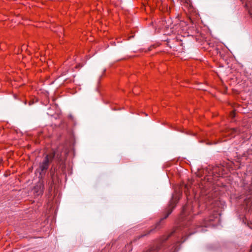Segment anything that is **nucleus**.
I'll use <instances>...</instances> for the list:
<instances>
[{"mask_svg": "<svg viewBox=\"0 0 252 252\" xmlns=\"http://www.w3.org/2000/svg\"><path fill=\"white\" fill-rule=\"evenodd\" d=\"M192 205L190 202L188 203L183 207V211L181 214V225L184 227H188L189 225V221L192 218L191 213H193Z\"/></svg>", "mask_w": 252, "mask_h": 252, "instance_id": "nucleus-1", "label": "nucleus"}, {"mask_svg": "<svg viewBox=\"0 0 252 252\" xmlns=\"http://www.w3.org/2000/svg\"><path fill=\"white\" fill-rule=\"evenodd\" d=\"M54 154H51L47 155L44 158L43 162L40 164L39 166V169L41 171L40 174L44 173L46 172L49 167V163L52 159L54 157Z\"/></svg>", "mask_w": 252, "mask_h": 252, "instance_id": "nucleus-2", "label": "nucleus"}, {"mask_svg": "<svg viewBox=\"0 0 252 252\" xmlns=\"http://www.w3.org/2000/svg\"><path fill=\"white\" fill-rule=\"evenodd\" d=\"M180 194H181V193H180V192L179 191L178 193L176 192L175 194H174L173 195L172 200L170 202V206L167 210V213L166 216L164 217V219H166L167 217H168V216L172 212L173 209L175 207L176 204H177L178 201L179 199V196H180Z\"/></svg>", "mask_w": 252, "mask_h": 252, "instance_id": "nucleus-3", "label": "nucleus"}, {"mask_svg": "<svg viewBox=\"0 0 252 252\" xmlns=\"http://www.w3.org/2000/svg\"><path fill=\"white\" fill-rule=\"evenodd\" d=\"M241 132L240 128H231L226 129L224 132V135L226 136H229L230 137H234L238 133Z\"/></svg>", "mask_w": 252, "mask_h": 252, "instance_id": "nucleus-4", "label": "nucleus"}, {"mask_svg": "<svg viewBox=\"0 0 252 252\" xmlns=\"http://www.w3.org/2000/svg\"><path fill=\"white\" fill-rule=\"evenodd\" d=\"M216 217H211L208 219H205L203 222H202L199 226L200 227H207L212 225L213 224L212 221L216 218Z\"/></svg>", "mask_w": 252, "mask_h": 252, "instance_id": "nucleus-5", "label": "nucleus"}, {"mask_svg": "<svg viewBox=\"0 0 252 252\" xmlns=\"http://www.w3.org/2000/svg\"><path fill=\"white\" fill-rule=\"evenodd\" d=\"M243 3H245V6L252 18V0H241Z\"/></svg>", "mask_w": 252, "mask_h": 252, "instance_id": "nucleus-6", "label": "nucleus"}, {"mask_svg": "<svg viewBox=\"0 0 252 252\" xmlns=\"http://www.w3.org/2000/svg\"><path fill=\"white\" fill-rule=\"evenodd\" d=\"M245 204L247 209L249 211H252V191L250 193V196L245 200Z\"/></svg>", "mask_w": 252, "mask_h": 252, "instance_id": "nucleus-7", "label": "nucleus"}, {"mask_svg": "<svg viewBox=\"0 0 252 252\" xmlns=\"http://www.w3.org/2000/svg\"><path fill=\"white\" fill-rule=\"evenodd\" d=\"M43 186L40 184H39V185H37L35 188H34V190H36L38 189V190H37V193L38 194H40L42 193V191H43Z\"/></svg>", "mask_w": 252, "mask_h": 252, "instance_id": "nucleus-8", "label": "nucleus"}, {"mask_svg": "<svg viewBox=\"0 0 252 252\" xmlns=\"http://www.w3.org/2000/svg\"><path fill=\"white\" fill-rule=\"evenodd\" d=\"M230 117H231L232 118H233L235 117V111H233L231 112L230 114Z\"/></svg>", "mask_w": 252, "mask_h": 252, "instance_id": "nucleus-9", "label": "nucleus"}, {"mask_svg": "<svg viewBox=\"0 0 252 252\" xmlns=\"http://www.w3.org/2000/svg\"><path fill=\"white\" fill-rule=\"evenodd\" d=\"M185 189H187V190L189 189V186L188 185H185Z\"/></svg>", "mask_w": 252, "mask_h": 252, "instance_id": "nucleus-10", "label": "nucleus"}, {"mask_svg": "<svg viewBox=\"0 0 252 252\" xmlns=\"http://www.w3.org/2000/svg\"><path fill=\"white\" fill-rule=\"evenodd\" d=\"M185 192H186V194L187 195V192L186 190H185Z\"/></svg>", "mask_w": 252, "mask_h": 252, "instance_id": "nucleus-11", "label": "nucleus"}]
</instances>
